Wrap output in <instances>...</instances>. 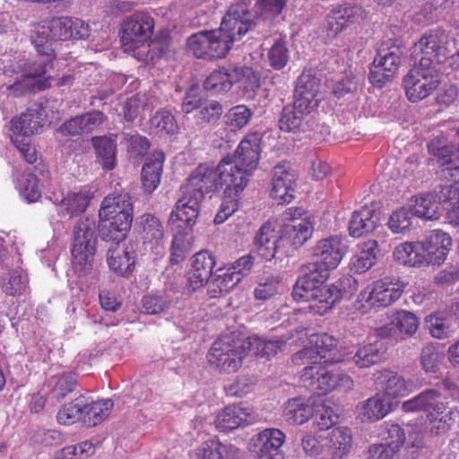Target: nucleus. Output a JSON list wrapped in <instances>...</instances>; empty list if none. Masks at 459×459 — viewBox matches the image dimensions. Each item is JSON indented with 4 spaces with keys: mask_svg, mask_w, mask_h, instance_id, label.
Returning a JSON list of instances; mask_svg holds the SVG:
<instances>
[{
    "mask_svg": "<svg viewBox=\"0 0 459 459\" xmlns=\"http://www.w3.org/2000/svg\"><path fill=\"white\" fill-rule=\"evenodd\" d=\"M307 269L308 272L296 282L293 290V295L295 297H299L300 293H307L324 286V283L329 277V271L331 270L316 262L310 264Z\"/></svg>",
    "mask_w": 459,
    "mask_h": 459,
    "instance_id": "a19ab883",
    "label": "nucleus"
},
{
    "mask_svg": "<svg viewBox=\"0 0 459 459\" xmlns=\"http://www.w3.org/2000/svg\"><path fill=\"white\" fill-rule=\"evenodd\" d=\"M244 75L240 66L229 65L213 71L204 81V88L212 94L229 91Z\"/></svg>",
    "mask_w": 459,
    "mask_h": 459,
    "instance_id": "c85d7f7f",
    "label": "nucleus"
},
{
    "mask_svg": "<svg viewBox=\"0 0 459 459\" xmlns=\"http://www.w3.org/2000/svg\"><path fill=\"white\" fill-rule=\"evenodd\" d=\"M379 222V212L372 206L365 205L352 213L349 231L353 238L372 232Z\"/></svg>",
    "mask_w": 459,
    "mask_h": 459,
    "instance_id": "c9c22d12",
    "label": "nucleus"
},
{
    "mask_svg": "<svg viewBox=\"0 0 459 459\" xmlns=\"http://www.w3.org/2000/svg\"><path fill=\"white\" fill-rule=\"evenodd\" d=\"M223 113L222 105L216 100L202 102L198 111L195 115L196 125L204 128L208 125L216 123Z\"/></svg>",
    "mask_w": 459,
    "mask_h": 459,
    "instance_id": "680f3d73",
    "label": "nucleus"
},
{
    "mask_svg": "<svg viewBox=\"0 0 459 459\" xmlns=\"http://www.w3.org/2000/svg\"><path fill=\"white\" fill-rule=\"evenodd\" d=\"M402 55L401 47L392 40H387L380 45L374 60L379 63L384 70L394 75L398 70Z\"/></svg>",
    "mask_w": 459,
    "mask_h": 459,
    "instance_id": "3c124183",
    "label": "nucleus"
},
{
    "mask_svg": "<svg viewBox=\"0 0 459 459\" xmlns=\"http://www.w3.org/2000/svg\"><path fill=\"white\" fill-rule=\"evenodd\" d=\"M392 411V401L381 394H377L357 405L358 418L361 421H377L385 418Z\"/></svg>",
    "mask_w": 459,
    "mask_h": 459,
    "instance_id": "72a5a7b5",
    "label": "nucleus"
},
{
    "mask_svg": "<svg viewBox=\"0 0 459 459\" xmlns=\"http://www.w3.org/2000/svg\"><path fill=\"white\" fill-rule=\"evenodd\" d=\"M112 408L113 402L110 399L89 402L84 396L82 422L88 427L96 426L109 415Z\"/></svg>",
    "mask_w": 459,
    "mask_h": 459,
    "instance_id": "8fccbe9b",
    "label": "nucleus"
},
{
    "mask_svg": "<svg viewBox=\"0 0 459 459\" xmlns=\"http://www.w3.org/2000/svg\"><path fill=\"white\" fill-rule=\"evenodd\" d=\"M436 156L444 159L440 165L441 177L450 178L453 183L459 187V157L452 153V149L448 146H442L436 151L433 150Z\"/></svg>",
    "mask_w": 459,
    "mask_h": 459,
    "instance_id": "13d9d810",
    "label": "nucleus"
},
{
    "mask_svg": "<svg viewBox=\"0 0 459 459\" xmlns=\"http://www.w3.org/2000/svg\"><path fill=\"white\" fill-rule=\"evenodd\" d=\"M314 402L310 398L295 397L284 405L283 417L291 425H301L314 415Z\"/></svg>",
    "mask_w": 459,
    "mask_h": 459,
    "instance_id": "4c0bfd02",
    "label": "nucleus"
},
{
    "mask_svg": "<svg viewBox=\"0 0 459 459\" xmlns=\"http://www.w3.org/2000/svg\"><path fill=\"white\" fill-rule=\"evenodd\" d=\"M300 299L309 302L307 308L316 315H325L342 299L338 286L325 284L307 293H300Z\"/></svg>",
    "mask_w": 459,
    "mask_h": 459,
    "instance_id": "5701e85b",
    "label": "nucleus"
},
{
    "mask_svg": "<svg viewBox=\"0 0 459 459\" xmlns=\"http://www.w3.org/2000/svg\"><path fill=\"white\" fill-rule=\"evenodd\" d=\"M59 40L56 37L54 18L43 21L33 28L31 41L40 56L33 61L24 58H10L3 60V71L6 75H12L19 72L24 74L9 90L15 96H21L27 92L43 91L50 86V77L46 76L48 66L54 56L53 43Z\"/></svg>",
    "mask_w": 459,
    "mask_h": 459,
    "instance_id": "f257e3e1",
    "label": "nucleus"
},
{
    "mask_svg": "<svg viewBox=\"0 0 459 459\" xmlns=\"http://www.w3.org/2000/svg\"><path fill=\"white\" fill-rule=\"evenodd\" d=\"M379 384L384 391L382 395L389 400L405 396L409 394L410 388L403 376L397 372L384 369L378 375Z\"/></svg>",
    "mask_w": 459,
    "mask_h": 459,
    "instance_id": "37998d69",
    "label": "nucleus"
},
{
    "mask_svg": "<svg viewBox=\"0 0 459 459\" xmlns=\"http://www.w3.org/2000/svg\"><path fill=\"white\" fill-rule=\"evenodd\" d=\"M92 144L103 169L112 170L116 167V140L111 137L99 136L92 138Z\"/></svg>",
    "mask_w": 459,
    "mask_h": 459,
    "instance_id": "864d4df0",
    "label": "nucleus"
},
{
    "mask_svg": "<svg viewBox=\"0 0 459 459\" xmlns=\"http://www.w3.org/2000/svg\"><path fill=\"white\" fill-rule=\"evenodd\" d=\"M133 214V204L131 196L127 193L108 195L101 203L99 211V217L111 216L112 213L118 214L126 212Z\"/></svg>",
    "mask_w": 459,
    "mask_h": 459,
    "instance_id": "5fc2aeb1",
    "label": "nucleus"
},
{
    "mask_svg": "<svg viewBox=\"0 0 459 459\" xmlns=\"http://www.w3.org/2000/svg\"><path fill=\"white\" fill-rule=\"evenodd\" d=\"M398 333L405 336H412L419 328L420 320L411 312L400 310L394 316Z\"/></svg>",
    "mask_w": 459,
    "mask_h": 459,
    "instance_id": "338daca9",
    "label": "nucleus"
},
{
    "mask_svg": "<svg viewBox=\"0 0 459 459\" xmlns=\"http://www.w3.org/2000/svg\"><path fill=\"white\" fill-rule=\"evenodd\" d=\"M258 20H254V15L244 4L231 5L223 16L221 27L217 30L227 42L230 50L235 41L240 40L244 35L257 26Z\"/></svg>",
    "mask_w": 459,
    "mask_h": 459,
    "instance_id": "9d476101",
    "label": "nucleus"
},
{
    "mask_svg": "<svg viewBox=\"0 0 459 459\" xmlns=\"http://www.w3.org/2000/svg\"><path fill=\"white\" fill-rule=\"evenodd\" d=\"M84 395L81 394L74 401L65 404L57 412L56 420L63 425H71L82 421Z\"/></svg>",
    "mask_w": 459,
    "mask_h": 459,
    "instance_id": "0e129e2a",
    "label": "nucleus"
},
{
    "mask_svg": "<svg viewBox=\"0 0 459 459\" xmlns=\"http://www.w3.org/2000/svg\"><path fill=\"white\" fill-rule=\"evenodd\" d=\"M153 18L145 12H136L128 16L122 26V41L125 46L135 49L143 45L152 36Z\"/></svg>",
    "mask_w": 459,
    "mask_h": 459,
    "instance_id": "f8f14e48",
    "label": "nucleus"
},
{
    "mask_svg": "<svg viewBox=\"0 0 459 459\" xmlns=\"http://www.w3.org/2000/svg\"><path fill=\"white\" fill-rule=\"evenodd\" d=\"M253 409L248 406L240 404H231L224 408L216 419V427L222 430L228 431L235 429L243 425L249 424L254 420Z\"/></svg>",
    "mask_w": 459,
    "mask_h": 459,
    "instance_id": "2f4dec72",
    "label": "nucleus"
},
{
    "mask_svg": "<svg viewBox=\"0 0 459 459\" xmlns=\"http://www.w3.org/2000/svg\"><path fill=\"white\" fill-rule=\"evenodd\" d=\"M133 247H126L125 243L111 241L107 259L109 268L120 275H126L132 271L134 264Z\"/></svg>",
    "mask_w": 459,
    "mask_h": 459,
    "instance_id": "58836bf2",
    "label": "nucleus"
},
{
    "mask_svg": "<svg viewBox=\"0 0 459 459\" xmlns=\"http://www.w3.org/2000/svg\"><path fill=\"white\" fill-rule=\"evenodd\" d=\"M164 160V153L158 151L146 158L141 172L142 184L145 192L151 194L160 186Z\"/></svg>",
    "mask_w": 459,
    "mask_h": 459,
    "instance_id": "e433bc0d",
    "label": "nucleus"
},
{
    "mask_svg": "<svg viewBox=\"0 0 459 459\" xmlns=\"http://www.w3.org/2000/svg\"><path fill=\"white\" fill-rule=\"evenodd\" d=\"M215 264V257L212 253L206 250L196 253L192 258L191 268L186 273V291L192 293L204 287L211 278Z\"/></svg>",
    "mask_w": 459,
    "mask_h": 459,
    "instance_id": "aec40b11",
    "label": "nucleus"
},
{
    "mask_svg": "<svg viewBox=\"0 0 459 459\" xmlns=\"http://www.w3.org/2000/svg\"><path fill=\"white\" fill-rule=\"evenodd\" d=\"M304 211L299 207L287 209L282 214L284 221L281 227V245L284 251L288 252L290 247L296 249L307 242L312 236L314 227Z\"/></svg>",
    "mask_w": 459,
    "mask_h": 459,
    "instance_id": "6e6552de",
    "label": "nucleus"
},
{
    "mask_svg": "<svg viewBox=\"0 0 459 459\" xmlns=\"http://www.w3.org/2000/svg\"><path fill=\"white\" fill-rule=\"evenodd\" d=\"M380 250L375 239H369L358 246V251L351 261V269L358 273L369 270L376 263Z\"/></svg>",
    "mask_w": 459,
    "mask_h": 459,
    "instance_id": "a18cd8bd",
    "label": "nucleus"
},
{
    "mask_svg": "<svg viewBox=\"0 0 459 459\" xmlns=\"http://www.w3.org/2000/svg\"><path fill=\"white\" fill-rule=\"evenodd\" d=\"M364 8L355 3H344L331 10L326 16L325 28L330 37H334L346 28L359 24L366 19Z\"/></svg>",
    "mask_w": 459,
    "mask_h": 459,
    "instance_id": "f3484780",
    "label": "nucleus"
},
{
    "mask_svg": "<svg viewBox=\"0 0 459 459\" xmlns=\"http://www.w3.org/2000/svg\"><path fill=\"white\" fill-rule=\"evenodd\" d=\"M346 246L338 236L319 240L312 248L314 262L328 269H335L346 253Z\"/></svg>",
    "mask_w": 459,
    "mask_h": 459,
    "instance_id": "412c9836",
    "label": "nucleus"
},
{
    "mask_svg": "<svg viewBox=\"0 0 459 459\" xmlns=\"http://www.w3.org/2000/svg\"><path fill=\"white\" fill-rule=\"evenodd\" d=\"M77 385V376L73 372H65L52 376L48 382V394L52 399L60 401L72 393Z\"/></svg>",
    "mask_w": 459,
    "mask_h": 459,
    "instance_id": "603ef678",
    "label": "nucleus"
},
{
    "mask_svg": "<svg viewBox=\"0 0 459 459\" xmlns=\"http://www.w3.org/2000/svg\"><path fill=\"white\" fill-rule=\"evenodd\" d=\"M437 197L440 206L446 211L449 222L459 226V187L455 184L441 186Z\"/></svg>",
    "mask_w": 459,
    "mask_h": 459,
    "instance_id": "09e8293b",
    "label": "nucleus"
},
{
    "mask_svg": "<svg viewBox=\"0 0 459 459\" xmlns=\"http://www.w3.org/2000/svg\"><path fill=\"white\" fill-rule=\"evenodd\" d=\"M448 36L440 29L431 30L414 44L413 55L416 64L439 65L448 56Z\"/></svg>",
    "mask_w": 459,
    "mask_h": 459,
    "instance_id": "1a4fd4ad",
    "label": "nucleus"
},
{
    "mask_svg": "<svg viewBox=\"0 0 459 459\" xmlns=\"http://www.w3.org/2000/svg\"><path fill=\"white\" fill-rule=\"evenodd\" d=\"M197 459H240V451L233 445L209 440L196 450Z\"/></svg>",
    "mask_w": 459,
    "mask_h": 459,
    "instance_id": "49530a36",
    "label": "nucleus"
},
{
    "mask_svg": "<svg viewBox=\"0 0 459 459\" xmlns=\"http://www.w3.org/2000/svg\"><path fill=\"white\" fill-rule=\"evenodd\" d=\"M227 42L230 40H224L217 30H201L188 38L187 48L195 57L212 60L225 56L230 51Z\"/></svg>",
    "mask_w": 459,
    "mask_h": 459,
    "instance_id": "9b49d317",
    "label": "nucleus"
},
{
    "mask_svg": "<svg viewBox=\"0 0 459 459\" xmlns=\"http://www.w3.org/2000/svg\"><path fill=\"white\" fill-rule=\"evenodd\" d=\"M314 346L305 347L292 356V361L297 365L311 363L313 360L324 362L325 364L341 361L335 357L337 341L328 333L317 335Z\"/></svg>",
    "mask_w": 459,
    "mask_h": 459,
    "instance_id": "dca6fc26",
    "label": "nucleus"
},
{
    "mask_svg": "<svg viewBox=\"0 0 459 459\" xmlns=\"http://www.w3.org/2000/svg\"><path fill=\"white\" fill-rule=\"evenodd\" d=\"M427 264L440 265L447 257L452 247L451 237L441 230H434L421 241Z\"/></svg>",
    "mask_w": 459,
    "mask_h": 459,
    "instance_id": "b1692460",
    "label": "nucleus"
},
{
    "mask_svg": "<svg viewBox=\"0 0 459 459\" xmlns=\"http://www.w3.org/2000/svg\"><path fill=\"white\" fill-rule=\"evenodd\" d=\"M394 258L409 266L428 265L421 241L405 242L397 246L394 251Z\"/></svg>",
    "mask_w": 459,
    "mask_h": 459,
    "instance_id": "de8ad7c7",
    "label": "nucleus"
},
{
    "mask_svg": "<svg viewBox=\"0 0 459 459\" xmlns=\"http://www.w3.org/2000/svg\"><path fill=\"white\" fill-rule=\"evenodd\" d=\"M236 188L234 183L231 186H228L224 188L223 201L213 220L215 224L223 223L238 209V199L241 192H237Z\"/></svg>",
    "mask_w": 459,
    "mask_h": 459,
    "instance_id": "052dcab7",
    "label": "nucleus"
},
{
    "mask_svg": "<svg viewBox=\"0 0 459 459\" xmlns=\"http://www.w3.org/2000/svg\"><path fill=\"white\" fill-rule=\"evenodd\" d=\"M384 356L383 343L374 342L358 348L352 360L359 368H368L381 361Z\"/></svg>",
    "mask_w": 459,
    "mask_h": 459,
    "instance_id": "6e6d98bb",
    "label": "nucleus"
},
{
    "mask_svg": "<svg viewBox=\"0 0 459 459\" xmlns=\"http://www.w3.org/2000/svg\"><path fill=\"white\" fill-rule=\"evenodd\" d=\"M95 221L81 217L73 230L72 263L80 273L87 274L92 268L96 253Z\"/></svg>",
    "mask_w": 459,
    "mask_h": 459,
    "instance_id": "20e7f679",
    "label": "nucleus"
},
{
    "mask_svg": "<svg viewBox=\"0 0 459 459\" xmlns=\"http://www.w3.org/2000/svg\"><path fill=\"white\" fill-rule=\"evenodd\" d=\"M405 284L399 279L385 277L359 293V299L370 306L388 307L400 299Z\"/></svg>",
    "mask_w": 459,
    "mask_h": 459,
    "instance_id": "ddd939ff",
    "label": "nucleus"
},
{
    "mask_svg": "<svg viewBox=\"0 0 459 459\" xmlns=\"http://www.w3.org/2000/svg\"><path fill=\"white\" fill-rule=\"evenodd\" d=\"M297 178L296 170L288 161H281L273 167L270 195L278 204L292 201Z\"/></svg>",
    "mask_w": 459,
    "mask_h": 459,
    "instance_id": "6ab92c4d",
    "label": "nucleus"
},
{
    "mask_svg": "<svg viewBox=\"0 0 459 459\" xmlns=\"http://www.w3.org/2000/svg\"><path fill=\"white\" fill-rule=\"evenodd\" d=\"M287 339L278 337L276 339H266L254 336L249 339V345L260 357L270 359L281 351L285 347Z\"/></svg>",
    "mask_w": 459,
    "mask_h": 459,
    "instance_id": "bf43d9fd",
    "label": "nucleus"
},
{
    "mask_svg": "<svg viewBox=\"0 0 459 459\" xmlns=\"http://www.w3.org/2000/svg\"><path fill=\"white\" fill-rule=\"evenodd\" d=\"M105 118V115L100 111L87 112L65 121L58 131L65 136L88 134L97 129Z\"/></svg>",
    "mask_w": 459,
    "mask_h": 459,
    "instance_id": "cd10ccee",
    "label": "nucleus"
},
{
    "mask_svg": "<svg viewBox=\"0 0 459 459\" xmlns=\"http://www.w3.org/2000/svg\"><path fill=\"white\" fill-rule=\"evenodd\" d=\"M325 440V455L324 459H343L351 447V431L346 427L333 429Z\"/></svg>",
    "mask_w": 459,
    "mask_h": 459,
    "instance_id": "f704fd0d",
    "label": "nucleus"
},
{
    "mask_svg": "<svg viewBox=\"0 0 459 459\" xmlns=\"http://www.w3.org/2000/svg\"><path fill=\"white\" fill-rule=\"evenodd\" d=\"M43 113L44 108L39 104H34L19 117H13L11 121L13 137L28 138L38 134L43 126Z\"/></svg>",
    "mask_w": 459,
    "mask_h": 459,
    "instance_id": "bb28decb",
    "label": "nucleus"
},
{
    "mask_svg": "<svg viewBox=\"0 0 459 459\" xmlns=\"http://www.w3.org/2000/svg\"><path fill=\"white\" fill-rule=\"evenodd\" d=\"M56 37L59 40L70 39H85L90 35V26L79 18L56 17L54 18Z\"/></svg>",
    "mask_w": 459,
    "mask_h": 459,
    "instance_id": "ea45409f",
    "label": "nucleus"
},
{
    "mask_svg": "<svg viewBox=\"0 0 459 459\" xmlns=\"http://www.w3.org/2000/svg\"><path fill=\"white\" fill-rule=\"evenodd\" d=\"M440 203L431 193H423L411 198V213L426 220H437L439 215Z\"/></svg>",
    "mask_w": 459,
    "mask_h": 459,
    "instance_id": "c03bdc74",
    "label": "nucleus"
},
{
    "mask_svg": "<svg viewBox=\"0 0 459 459\" xmlns=\"http://www.w3.org/2000/svg\"><path fill=\"white\" fill-rule=\"evenodd\" d=\"M234 180L229 176L228 170L221 161L217 166L209 164L199 165L183 184L194 193L198 192L204 199L205 195L218 191L220 188L231 186Z\"/></svg>",
    "mask_w": 459,
    "mask_h": 459,
    "instance_id": "39448f33",
    "label": "nucleus"
},
{
    "mask_svg": "<svg viewBox=\"0 0 459 459\" xmlns=\"http://www.w3.org/2000/svg\"><path fill=\"white\" fill-rule=\"evenodd\" d=\"M99 218L98 229L100 236L103 240L117 242L125 240L126 233L132 225L133 214L126 211L122 214L112 213L111 216Z\"/></svg>",
    "mask_w": 459,
    "mask_h": 459,
    "instance_id": "393cba45",
    "label": "nucleus"
},
{
    "mask_svg": "<svg viewBox=\"0 0 459 459\" xmlns=\"http://www.w3.org/2000/svg\"><path fill=\"white\" fill-rule=\"evenodd\" d=\"M306 366L300 375L303 385L313 392L325 394L334 389L344 392L351 390L353 380L339 369L332 368L328 364L313 360Z\"/></svg>",
    "mask_w": 459,
    "mask_h": 459,
    "instance_id": "7ed1b4c3",
    "label": "nucleus"
},
{
    "mask_svg": "<svg viewBox=\"0 0 459 459\" xmlns=\"http://www.w3.org/2000/svg\"><path fill=\"white\" fill-rule=\"evenodd\" d=\"M253 112L246 105H238L231 108L224 116L227 128L237 132L244 128L250 121Z\"/></svg>",
    "mask_w": 459,
    "mask_h": 459,
    "instance_id": "e2e57ef3",
    "label": "nucleus"
},
{
    "mask_svg": "<svg viewBox=\"0 0 459 459\" xmlns=\"http://www.w3.org/2000/svg\"><path fill=\"white\" fill-rule=\"evenodd\" d=\"M48 171L44 165L35 167V171H25L18 181L20 194L28 203L37 202L41 197V187L48 182Z\"/></svg>",
    "mask_w": 459,
    "mask_h": 459,
    "instance_id": "c756f323",
    "label": "nucleus"
},
{
    "mask_svg": "<svg viewBox=\"0 0 459 459\" xmlns=\"http://www.w3.org/2000/svg\"><path fill=\"white\" fill-rule=\"evenodd\" d=\"M441 394L436 389H426L418 395L403 403L402 408L406 412L425 411L428 417L441 413L444 403L440 400Z\"/></svg>",
    "mask_w": 459,
    "mask_h": 459,
    "instance_id": "473e14b6",
    "label": "nucleus"
},
{
    "mask_svg": "<svg viewBox=\"0 0 459 459\" xmlns=\"http://www.w3.org/2000/svg\"><path fill=\"white\" fill-rule=\"evenodd\" d=\"M321 80L312 71H304L298 78L294 102L299 110L311 113L324 98Z\"/></svg>",
    "mask_w": 459,
    "mask_h": 459,
    "instance_id": "2eb2a0df",
    "label": "nucleus"
},
{
    "mask_svg": "<svg viewBox=\"0 0 459 459\" xmlns=\"http://www.w3.org/2000/svg\"><path fill=\"white\" fill-rule=\"evenodd\" d=\"M427 324L431 336L437 339L447 338L455 332L452 319L449 317L429 315L427 317Z\"/></svg>",
    "mask_w": 459,
    "mask_h": 459,
    "instance_id": "69168bd1",
    "label": "nucleus"
},
{
    "mask_svg": "<svg viewBox=\"0 0 459 459\" xmlns=\"http://www.w3.org/2000/svg\"><path fill=\"white\" fill-rule=\"evenodd\" d=\"M246 352L242 340L226 334L213 342L208 354V361L220 371L231 373L240 368Z\"/></svg>",
    "mask_w": 459,
    "mask_h": 459,
    "instance_id": "0eeeda50",
    "label": "nucleus"
},
{
    "mask_svg": "<svg viewBox=\"0 0 459 459\" xmlns=\"http://www.w3.org/2000/svg\"><path fill=\"white\" fill-rule=\"evenodd\" d=\"M181 195L170 214V221L178 222V227L185 230H192L196 223L200 213V206L203 202L201 194L194 193L182 184Z\"/></svg>",
    "mask_w": 459,
    "mask_h": 459,
    "instance_id": "4468645a",
    "label": "nucleus"
},
{
    "mask_svg": "<svg viewBox=\"0 0 459 459\" xmlns=\"http://www.w3.org/2000/svg\"><path fill=\"white\" fill-rule=\"evenodd\" d=\"M92 198L90 188L83 186L79 190L69 191L61 199L55 198L54 203L58 207L61 216L68 215L70 218L79 216L84 212Z\"/></svg>",
    "mask_w": 459,
    "mask_h": 459,
    "instance_id": "7c9ffc66",
    "label": "nucleus"
},
{
    "mask_svg": "<svg viewBox=\"0 0 459 459\" xmlns=\"http://www.w3.org/2000/svg\"><path fill=\"white\" fill-rule=\"evenodd\" d=\"M290 59V51L286 42L279 39L272 46L268 52L270 65L275 70L285 67Z\"/></svg>",
    "mask_w": 459,
    "mask_h": 459,
    "instance_id": "774afa93",
    "label": "nucleus"
},
{
    "mask_svg": "<svg viewBox=\"0 0 459 459\" xmlns=\"http://www.w3.org/2000/svg\"><path fill=\"white\" fill-rule=\"evenodd\" d=\"M284 433L278 429H266L255 435L249 441V451L256 459H284L281 446Z\"/></svg>",
    "mask_w": 459,
    "mask_h": 459,
    "instance_id": "a211bd4d",
    "label": "nucleus"
},
{
    "mask_svg": "<svg viewBox=\"0 0 459 459\" xmlns=\"http://www.w3.org/2000/svg\"><path fill=\"white\" fill-rule=\"evenodd\" d=\"M309 114L297 108L295 104L285 106L279 118V127L288 133L307 132L310 127L307 120Z\"/></svg>",
    "mask_w": 459,
    "mask_h": 459,
    "instance_id": "79ce46f5",
    "label": "nucleus"
},
{
    "mask_svg": "<svg viewBox=\"0 0 459 459\" xmlns=\"http://www.w3.org/2000/svg\"><path fill=\"white\" fill-rule=\"evenodd\" d=\"M277 229L275 221H267L259 228L254 238L256 252L268 261L272 260L277 252L284 251V247L281 245V233Z\"/></svg>",
    "mask_w": 459,
    "mask_h": 459,
    "instance_id": "4be33fe9",
    "label": "nucleus"
},
{
    "mask_svg": "<svg viewBox=\"0 0 459 459\" xmlns=\"http://www.w3.org/2000/svg\"><path fill=\"white\" fill-rule=\"evenodd\" d=\"M260 142L257 134H249L239 143L232 156H227L221 160L230 178L234 180L237 192H243L249 178L257 168Z\"/></svg>",
    "mask_w": 459,
    "mask_h": 459,
    "instance_id": "f03ea898",
    "label": "nucleus"
},
{
    "mask_svg": "<svg viewBox=\"0 0 459 459\" xmlns=\"http://www.w3.org/2000/svg\"><path fill=\"white\" fill-rule=\"evenodd\" d=\"M430 431L436 435L447 432L451 427L459 420L457 407H447L444 403L441 413L431 414L429 417Z\"/></svg>",
    "mask_w": 459,
    "mask_h": 459,
    "instance_id": "4d7b16f0",
    "label": "nucleus"
},
{
    "mask_svg": "<svg viewBox=\"0 0 459 459\" xmlns=\"http://www.w3.org/2000/svg\"><path fill=\"white\" fill-rule=\"evenodd\" d=\"M136 224L143 244L160 254L164 245V227L160 220L153 214L144 213L137 219Z\"/></svg>",
    "mask_w": 459,
    "mask_h": 459,
    "instance_id": "a878e982",
    "label": "nucleus"
},
{
    "mask_svg": "<svg viewBox=\"0 0 459 459\" xmlns=\"http://www.w3.org/2000/svg\"><path fill=\"white\" fill-rule=\"evenodd\" d=\"M441 74L440 67L415 64L403 81L409 100L417 102L430 95L440 84Z\"/></svg>",
    "mask_w": 459,
    "mask_h": 459,
    "instance_id": "423d86ee",
    "label": "nucleus"
}]
</instances>
